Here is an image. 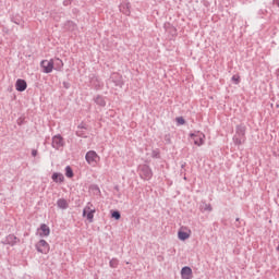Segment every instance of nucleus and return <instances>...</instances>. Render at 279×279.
<instances>
[{
  "mask_svg": "<svg viewBox=\"0 0 279 279\" xmlns=\"http://www.w3.org/2000/svg\"><path fill=\"white\" fill-rule=\"evenodd\" d=\"M189 236H191V235L187 232H184V231L178 232V238L180 239V241H186V239H189Z\"/></svg>",
  "mask_w": 279,
  "mask_h": 279,
  "instance_id": "obj_22",
  "label": "nucleus"
},
{
  "mask_svg": "<svg viewBox=\"0 0 279 279\" xmlns=\"http://www.w3.org/2000/svg\"><path fill=\"white\" fill-rule=\"evenodd\" d=\"M40 66L43 69V73H51L53 71V59L43 60L40 62Z\"/></svg>",
  "mask_w": 279,
  "mask_h": 279,
  "instance_id": "obj_7",
  "label": "nucleus"
},
{
  "mask_svg": "<svg viewBox=\"0 0 279 279\" xmlns=\"http://www.w3.org/2000/svg\"><path fill=\"white\" fill-rule=\"evenodd\" d=\"M32 156H33L34 158H36V157L38 156V150H37V149H33V150H32Z\"/></svg>",
  "mask_w": 279,
  "mask_h": 279,
  "instance_id": "obj_34",
  "label": "nucleus"
},
{
  "mask_svg": "<svg viewBox=\"0 0 279 279\" xmlns=\"http://www.w3.org/2000/svg\"><path fill=\"white\" fill-rule=\"evenodd\" d=\"M73 3V0H63V5L66 8Z\"/></svg>",
  "mask_w": 279,
  "mask_h": 279,
  "instance_id": "obj_32",
  "label": "nucleus"
},
{
  "mask_svg": "<svg viewBox=\"0 0 279 279\" xmlns=\"http://www.w3.org/2000/svg\"><path fill=\"white\" fill-rule=\"evenodd\" d=\"M183 180H186V177H184Z\"/></svg>",
  "mask_w": 279,
  "mask_h": 279,
  "instance_id": "obj_40",
  "label": "nucleus"
},
{
  "mask_svg": "<svg viewBox=\"0 0 279 279\" xmlns=\"http://www.w3.org/2000/svg\"><path fill=\"white\" fill-rule=\"evenodd\" d=\"M137 173L142 180H149L150 178H154V172L148 165H140Z\"/></svg>",
  "mask_w": 279,
  "mask_h": 279,
  "instance_id": "obj_2",
  "label": "nucleus"
},
{
  "mask_svg": "<svg viewBox=\"0 0 279 279\" xmlns=\"http://www.w3.org/2000/svg\"><path fill=\"white\" fill-rule=\"evenodd\" d=\"M177 123H179V125H184V123H186V121L184 120V118L179 117V118H177Z\"/></svg>",
  "mask_w": 279,
  "mask_h": 279,
  "instance_id": "obj_30",
  "label": "nucleus"
},
{
  "mask_svg": "<svg viewBox=\"0 0 279 279\" xmlns=\"http://www.w3.org/2000/svg\"><path fill=\"white\" fill-rule=\"evenodd\" d=\"M3 245H11L14 246L19 243V238L14 234H9L4 241H2Z\"/></svg>",
  "mask_w": 279,
  "mask_h": 279,
  "instance_id": "obj_12",
  "label": "nucleus"
},
{
  "mask_svg": "<svg viewBox=\"0 0 279 279\" xmlns=\"http://www.w3.org/2000/svg\"><path fill=\"white\" fill-rule=\"evenodd\" d=\"M247 128L245 125L240 124L235 126V134L233 136L234 145H243L245 143V132Z\"/></svg>",
  "mask_w": 279,
  "mask_h": 279,
  "instance_id": "obj_1",
  "label": "nucleus"
},
{
  "mask_svg": "<svg viewBox=\"0 0 279 279\" xmlns=\"http://www.w3.org/2000/svg\"><path fill=\"white\" fill-rule=\"evenodd\" d=\"M63 88H66V90H69V88H71V84L69 82H63Z\"/></svg>",
  "mask_w": 279,
  "mask_h": 279,
  "instance_id": "obj_33",
  "label": "nucleus"
},
{
  "mask_svg": "<svg viewBox=\"0 0 279 279\" xmlns=\"http://www.w3.org/2000/svg\"><path fill=\"white\" fill-rule=\"evenodd\" d=\"M35 247L39 254H49V243L45 240H40Z\"/></svg>",
  "mask_w": 279,
  "mask_h": 279,
  "instance_id": "obj_6",
  "label": "nucleus"
},
{
  "mask_svg": "<svg viewBox=\"0 0 279 279\" xmlns=\"http://www.w3.org/2000/svg\"><path fill=\"white\" fill-rule=\"evenodd\" d=\"M109 82H112L113 86L123 88V77L119 73H112L109 78Z\"/></svg>",
  "mask_w": 279,
  "mask_h": 279,
  "instance_id": "obj_5",
  "label": "nucleus"
},
{
  "mask_svg": "<svg viewBox=\"0 0 279 279\" xmlns=\"http://www.w3.org/2000/svg\"><path fill=\"white\" fill-rule=\"evenodd\" d=\"M53 66L56 71H61L62 66H64V62H62V59L57 58L53 60Z\"/></svg>",
  "mask_w": 279,
  "mask_h": 279,
  "instance_id": "obj_18",
  "label": "nucleus"
},
{
  "mask_svg": "<svg viewBox=\"0 0 279 279\" xmlns=\"http://www.w3.org/2000/svg\"><path fill=\"white\" fill-rule=\"evenodd\" d=\"M111 216L117 221H119V219H121V213L119 210L112 211Z\"/></svg>",
  "mask_w": 279,
  "mask_h": 279,
  "instance_id": "obj_28",
  "label": "nucleus"
},
{
  "mask_svg": "<svg viewBox=\"0 0 279 279\" xmlns=\"http://www.w3.org/2000/svg\"><path fill=\"white\" fill-rule=\"evenodd\" d=\"M51 145L53 149H60V147H64V137H62L60 134L52 136Z\"/></svg>",
  "mask_w": 279,
  "mask_h": 279,
  "instance_id": "obj_4",
  "label": "nucleus"
},
{
  "mask_svg": "<svg viewBox=\"0 0 279 279\" xmlns=\"http://www.w3.org/2000/svg\"><path fill=\"white\" fill-rule=\"evenodd\" d=\"M11 23H14L15 25H21V23H23V17L20 14L12 15Z\"/></svg>",
  "mask_w": 279,
  "mask_h": 279,
  "instance_id": "obj_19",
  "label": "nucleus"
},
{
  "mask_svg": "<svg viewBox=\"0 0 279 279\" xmlns=\"http://www.w3.org/2000/svg\"><path fill=\"white\" fill-rule=\"evenodd\" d=\"M165 141H167V143H171V140L169 138V136L166 135Z\"/></svg>",
  "mask_w": 279,
  "mask_h": 279,
  "instance_id": "obj_35",
  "label": "nucleus"
},
{
  "mask_svg": "<svg viewBox=\"0 0 279 279\" xmlns=\"http://www.w3.org/2000/svg\"><path fill=\"white\" fill-rule=\"evenodd\" d=\"M203 210H205L207 213H213V206L210 204L204 203Z\"/></svg>",
  "mask_w": 279,
  "mask_h": 279,
  "instance_id": "obj_27",
  "label": "nucleus"
},
{
  "mask_svg": "<svg viewBox=\"0 0 279 279\" xmlns=\"http://www.w3.org/2000/svg\"><path fill=\"white\" fill-rule=\"evenodd\" d=\"M181 278L182 279H193V269L189 266H184L181 269Z\"/></svg>",
  "mask_w": 279,
  "mask_h": 279,
  "instance_id": "obj_11",
  "label": "nucleus"
},
{
  "mask_svg": "<svg viewBox=\"0 0 279 279\" xmlns=\"http://www.w3.org/2000/svg\"><path fill=\"white\" fill-rule=\"evenodd\" d=\"M85 160L87 165H90V167H97V165L99 163V160H101V157L97 155V151L88 150L85 155Z\"/></svg>",
  "mask_w": 279,
  "mask_h": 279,
  "instance_id": "obj_3",
  "label": "nucleus"
},
{
  "mask_svg": "<svg viewBox=\"0 0 279 279\" xmlns=\"http://www.w3.org/2000/svg\"><path fill=\"white\" fill-rule=\"evenodd\" d=\"M182 169H184V165H182Z\"/></svg>",
  "mask_w": 279,
  "mask_h": 279,
  "instance_id": "obj_39",
  "label": "nucleus"
},
{
  "mask_svg": "<svg viewBox=\"0 0 279 279\" xmlns=\"http://www.w3.org/2000/svg\"><path fill=\"white\" fill-rule=\"evenodd\" d=\"M190 136L194 140V145H197V147H202V145H204V138H206L204 133H192Z\"/></svg>",
  "mask_w": 279,
  "mask_h": 279,
  "instance_id": "obj_9",
  "label": "nucleus"
},
{
  "mask_svg": "<svg viewBox=\"0 0 279 279\" xmlns=\"http://www.w3.org/2000/svg\"><path fill=\"white\" fill-rule=\"evenodd\" d=\"M95 104H97L98 106L105 107L106 106V100L104 99V97L97 96L95 98Z\"/></svg>",
  "mask_w": 279,
  "mask_h": 279,
  "instance_id": "obj_23",
  "label": "nucleus"
},
{
  "mask_svg": "<svg viewBox=\"0 0 279 279\" xmlns=\"http://www.w3.org/2000/svg\"><path fill=\"white\" fill-rule=\"evenodd\" d=\"M65 26L68 29H70V32H75V29H77V24H75L73 21H68Z\"/></svg>",
  "mask_w": 279,
  "mask_h": 279,
  "instance_id": "obj_20",
  "label": "nucleus"
},
{
  "mask_svg": "<svg viewBox=\"0 0 279 279\" xmlns=\"http://www.w3.org/2000/svg\"><path fill=\"white\" fill-rule=\"evenodd\" d=\"M86 130H88V126L86 125V123L82 122L77 125L76 136H78L80 138H88V133L86 132Z\"/></svg>",
  "mask_w": 279,
  "mask_h": 279,
  "instance_id": "obj_8",
  "label": "nucleus"
},
{
  "mask_svg": "<svg viewBox=\"0 0 279 279\" xmlns=\"http://www.w3.org/2000/svg\"><path fill=\"white\" fill-rule=\"evenodd\" d=\"M130 8H132L130 2H123L120 4V12H122V14H125V16H130Z\"/></svg>",
  "mask_w": 279,
  "mask_h": 279,
  "instance_id": "obj_13",
  "label": "nucleus"
},
{
  "mask_svg": "<svg viewBox=\"0 0 279 279\" xmlns=\"http://www.w3.org/2000/svg\"><path fill=\"white\" fill-rule=\"evenodd\" d=\"M151 156L153 158H160V153H158L157 150H153Z\"/></svg>",
  "mask_w": 279,
  "mask_h": 279,
  "instance_id": "obj_31",
  "label": "nucleus"
},
{
  "mask_svg": "<svg viewBox=\"0 0 279 279\" xmlns=\"http://www.w3.org/2000/svg\"><path fill=\"white\" fill-rule=\"evenodd\" d=\"M15 90H17V93H24V90H27V82L23 78H19L15 82Z\"/></svg>",
  "mask_w": 279,
  "mask_h": 279,
  "instance_id": "obj_10",
  "label": "nucleus"
},
{
  "mask_svg": "<svg viewBox=\"0 0 279 279\" xmlns=\"http://www.w3.org/2000/svg\"><path fill=\"white\" fill-rule=\"evenodd\" d=\"M234 84H241V76L239 74H235L231 77Z\"/></svg>",
  "mask_w": 279,
  "mask_h": 279,
  "instance_id": "obj_29",
  "label": "nucleus"
},
{
  "mask_svg": "<svg viewBox=\"0 0 279 279\" xmlns=\"http://www.w3.org/2000/svg\"><path fill=\"white\" fill-rule=\"evenodd\" d=\"M277 252H279V244H278V246H277Z\"/></svg>",
  "mask_w": 279,
  "mask_h": 279,
  "instance_id": "obj_37",
  "label": "nucleus"
},
{
  "mask_svg": "<svg viewBox=\"0 0 279 279\" xmlns=\"http://www.w3.org/2000/svg\"><path fill=\"white\" fill-rule=\"evenodd\" d=\"M40 236H49V234H51V229H49V226L46 223L40 225Z\"/></svg>",
  "mask_w": 279,
  "mask_h": 279,
  "instance_id": "obj_15",
  "label": "nucleus"
},
{
  "mask_svg": "<svg viewBox=\"0 0 279 279\" xmlns=\"http://www.w3.org/2000/svg\"><path fill=\"white\" fill-rule=\"evenodd\" d=\"M235 221H240V219H239V218H236V219H235Z\"/></svg>",
  "mask_w": 279,
  "mask_h": 279,
  "instance_id": "obj_38",
  "label": "nucleus"
},
{
  "mask_svg": "<svg viewBox=\"0 0 279 279\" xmlns=\"http://www.w3.org/2000/svg\"><path fill=\"white\" fill-rule=\"evenodd\" d=\"M90 211L95 213V209H93V205L90 203H87V205L83 209V217H86V214Z\"/></svg>",
  "mask_w": 279,
  "mask_h": 279,
  "instance_id": "obj_21",
  "label": "nucleus"
},
{
  "mask_svg": "<svg viewBox=\"0 0 279 279\" xmlns=\"http://www.w3.org/2000/svg\"><path fill=\"white\" fill-rule=\"evenodd\" d=\"M275 3L278 5V8H279V0H275Z\"/></svg>",
  "mask_w": 279,
  "mask_h": 279,
  "instance_id": "obj_36",
  "label": "nucleus"
},
{
  "mask_svg": "<svg viewBox=\"0 0 279 279\" xmlns=\"http://www.w3.org/2000/svg\"><path fill=\"white\" fill-rule=\"evenodd\" d=\"M85 217L87 218V220L89 221V223H93V219L95 217V211H88Z\"/></svg>",
  "mask_w": 279,
  "mask_h": 279,
  "instance_id": "obj_26",
  "label": "nucleus"
},
{
  "mask_svg": "<svg viewBox=\"0 0 279 279\" xmlns=\"http://www.w3.org/2000/svg\"><path fill=\"white\" fill-rule=\"evenodd\" d=\"M90 84H92V86H94V88L96 90H99V88H101L104 86V83H101V81L97 76H93L90 78Z\"/></svg>",
  "mask_w": 279,
  "mask_h": 279,
  "instance_id": "obj_14",
  "label": "nucleus"
},
{
  "mask_svg": "<svg viewBox=\"0 0 279 279\" xmlns=\"http://www.w3.org/2000/svg\"><path fill=\"white\" fill-rule=\"evenodd\" d=\"M65 175L66 178H73L74 173H73V168H71V166L65 167Z\"/></svg>",
  "mask_w": 279,
  "mask_h": 279,
  "instance_id": "obj_25",
  "label": "nucleus"
},
{
  "mask_svg": "<svg viewBox=\"0 0 279 279\" xmlns=\"http://www.w3.org/2000/svg\"><path fill=\"white\" fill-rule=\"evenodd\" d=\"M57 206L58 208H61V210H66V208H69V203L64 198H59L57 201Z\"/></svg>",
  "mask_w": 279,
  "mask_h": 279,
  "instance_id": "obj_16",
  "label": "nucleus"
},
{
  "mask_svg": "<svg viewBox=\"0 0 279 279\" xmlns=\"http://www.w3.org/2000/svg\"><path fill=\"white\" fill-rule=\"evenodd\" d=\"M109 267H111V269H117V267H119V259L112 258V259L109 262Z\"/></svg>",
  "mask_w": 279,
  "mask_h": 279,
  "instance_id": "obj_24",
  "label": "nucleus"
},
{
  "mask_svg": "<svg viewBox=\"0 0 279 279\" xmlns=\"http://www.w3.org/2000/svg\"><path fill=\"white\" fill-rule=\"evenodd\" d=\"M51 178H52L53 182H57V183L64 182V174H62L60 172H54Z\"/></svg>",
  "mask_w": 279,
  "mask_h": 279,
  "instance_id": "obj_17",
  "label": "nucleus"
}]
</instances>
